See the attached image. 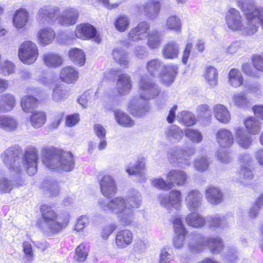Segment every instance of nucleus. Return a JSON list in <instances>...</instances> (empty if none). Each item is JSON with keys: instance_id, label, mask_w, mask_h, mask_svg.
<instances>
[{"instance_id": "nucleus-54", "label": "nucleus", "mask_w": 263, "mask_h": 263, "mask_svg": "<svg viewBox=\"0 0 263 263\" xmlns=\"http://www.w3.org/2000/svg\"><path fill=\"white\" fill-rule=\"evenodd\" d=\"M184 133L185 136L194 143H198L202 140V134L197 130L188 128L185 130Z\"/></svg>"}, {"instance_id": "nucleus-38", "label": "nucleus", "mask_w": 263, "mask_h": 263, "mask_svg": "<svg viewBox=\"0 0 263 263\" xmlns=\"http://www.w3.org/2000/svg\"><path fill=\"white\" fill-rule=\"evenodd\" d=\"M165 27L168 30L180 32L182 27L181 20L178 16L171 15L166 19Z\"/></svg>"}, {"instance_id": "nucleus-14", "label": "nucleus", "mask_w": 263, "mask_h": 263, "mask_svg": "<svg viewBox=\"0 0 263 263\" xmlns=\"http://www.w3.org/2000/svg\"><path fill=\"white\" fill-rule=\"evenodd\" d=\"M203 195L197 190H193L186 193L184 203L190 212H197L202 204Z\"/></svg>"}, {"instance_id": "nucleus-2", "label": "nucleus", "mask_w": 263, "mask_h": 263, "mask_svg": "<svg viewBox=\"0 0 263 263\" xmlns=\"http://www.w3.org/2000/svg\"><path fill=\"white\" fill-rule=\"evenodd\" d=\"M142 202L141 194L137 190H132L125 198L116 197L108 202L104 199H100L98 204L102 210L108 211L116 214L122 224L126 226L133 222L134 209L139 208Z\"/></svg>"}, {"instance_id": "nucleus-37", "label": "nucleus", "mask_w": 263, "mask_h": 263, "mask_svg": "<svg viewBox=\"0 0 263 263\" xmlns=\"http://www.w3.org/2000/svg\"><path fill=\"white\" fill-rule=\"evenodd\" d=\"M45 112L42 111H35L32 112L29 118L31 125L35 128L42 127L46 121Z\"/></svg>"}, {"instance_id": "nucleus-5", "label": "nucleus", "mask_w": 263, "mask_h": 263, "mask_svg": "<svg viewBox=\"0 0 263 263\" xmlns=\"http://www.w3.org/2000/svg\"><path fill=\"white\" fill-rule=\"evenodd\" d=\"M40 210L43 221L39 226L44 233H57L68 226V217L59 216L51 206L43 204Z\"/></svg>"}, {"instance_id": "nucleus-4", "label": "nucleus", "mask_w": 263, "mask_h": 263, "mask_svg": "<svg viewBox=\"0 0 263 263\" xmlns=\"http://www.w3.org/2000/svg\"><path fill=\"white\" fill-rule=\"evenodd\" d=\"M43 162L51 170L71 171L74 167L72 154L55 147L45 148L43 149Z\"/></svg>"}, {"instance_id": "nucleus-48", "label": "nucleus", "mask_w": 263, "mask_h": 263, "mask_svg": "<svg viewBox=\"0 0 263 263\" xmlns=\"http://www.w3.org/2000/svg\"><path fill=\"white\" fill-rule=\"evenodd\" d=\"M68 95V90L64 86L59 85L53 89L52 98L55 102H60L66 99Z\"/></svg>"}, {"instance_id": "nucleus-36", "label": "nucleus", "mask_w": 263, "mask_h": 263, "mask_svg": "<svg viewBox=\"0 0 263 263\" xmlns=\"http://www.w3.org/2000/svg\"><path fill=\"white\" fill-rule=\"evenodd\" d=\"M164 66L161 60L158 59H154L147 62L146 68L152 76L156 77L159 76L160 72Z\"/></svg>"}, {"instance_id": "nucleus-59", "label": "nucleus", "mask_w": 263, "mask_h": 263, "mask_svg": "<svg viewBox=\"0 0 263 263\" xmlns=\"http://www.w3.org/2000/svg\"><path fill=\"white\" fill-rule=\"evenodd\" d=\"M152 185L154 187L164 190H168L171 187L169 181L167 182L161 178L152 179Z\"/></svg>"}, {"instance_id": "nucleus-28", "label": "nucleus", "mask_w": 263, "mask_h": 263, "mask_svg": "<svg viewBox=\"0 0 263 263\" xmlns=\"http://www.w3.org/2000/svg\"><path fill=\"white\" fill-rule=\"evenodd\" d=\"M167 181L170 183L171 187L174 184L178 186L184 185L187 179L186 173L181 170H174L171 171L167 175Z\"/></svg>"}, {"instance_id": "nucleus-13", "label": "nucleus", "mask_w": 263, "mask_h": 263, "mask_svg": "<svg viewBox=\"0 0 263 263\" xmlns=\"http://www.w3.org/2000/svg\"><path fill=\"white\" fill-rule=\"evenodd\" d=\"M151 32L150 24L145 21L141 22L130 29L128 34V38L130 41L133 42L145 40Z\"/></svg>"}, {"instance_id": "nucleus-43", "label": "nucleus", "mask_w": 263, "mask_h": 263, "mask_svg": "<svg viewBox=\"0 0 263 263\" xmlns=\"http://www.w3.org/2000/svg\"><path fill=\"white\" fill-rule=\"evenodd\" d=\"M130 20L129 17L123 14L118 16L115 20L114 26L119 32H125L129 27Z\"/></svg>"}, {"instance_id": "nucleus-17", "label": "nucleus", "mask_w": 263, "mask_h": 263, "mask_svg": "<svg viewBox=\"0 0 263 263\" xmlns=\"http://www.w3.org/2000/svg\"><path fill=\"white\" fill-rule=\"evenodd\" d=\"M100 190L105 197H109L117 192V185L113 177L109 175H104L99 181Z\"/></svg>"}, {"instance_id": "nucleus-52", "label": "nucleus", "mask_w": 263, "mask_h": 263, "mask_svg": "<svg viewBox=\"0 0 263 263\" xmlns=\"http://www.w3.org/2000/svg\"><path fill=\"white\" fill-rule=\"evenodd\" d=\"M114 59L121 65L126 66L128 63L127 54L120 49H115L112 51Z\"/></svg>"}, {"instance_id": "nucleus-29", "label": "nucleus", "mask_w": 263, "mask_h": 263, "mask_svg": "<svg viewBox=\"0 0 263 263\" xmlns=\"http://www.w3.org/2000/svg\"><path fill=\"white\" fill-rule=\"evenodd\" d=\"M19 126L18 120L9 115L0 116V128L6 132L16 130Z\"/></svg>"}, {"instance_id": "nucleus-19", "label": "nucleus", "mask_w": 263, "mask_h": 263, "mask_svg": "<svg viewBox=\"0 0 263 263\" xmlns=\"http://www.w3.org/2000/svg\"><path fill=\"white\" fill-rule=\"evenodd\" d=\"M36 37L38 43L43 46L51 43L55 37V33L52 28L43 26L37 32Z\"/></svg>"}, {"instance_id": "nucleus-41", "label": "nucleus", "mask_w": 263, "mask_h": 263, "mask_svg": "<svg viewBox=\"0 0 263 263\" xmlns=\"http://www.w3.org/2000/svg\"><path fill=\"white\" fill-rule=\"evenodd\" d=\"M177 120L184 125L190 126L193 125L196 122L194 115L191 112L182 111L177 116Z\"/></svg>"}, {"instance_id": "nucleus-50", "label": "nucleus", "mask_w": 263, "mask_h": 263, "mask_svg": "<svg viewBox=\"0 0 263 263\" xmlns=\"http://www.w3.org/2000/svg\"><path fill=\"white\" fill-rule=\"evenodd\" d=\"M88 254V248L84 243H81L76 249V260L79 262L84 261Z\"/></svg>"}, {"instance_id": "nucleus-24", "label": "nucleus", "mask_w": 263, "mask_h": 263, "mask_svg": "<svg viewBox=\"0 0 263 263\" xmlns=\"http://www.w3.org/2000/svg\"><path fill=\"white\" fill-rule=\"evenodd\" d=\"M133 238L132 232L125 229L119 231L116 236L115 244L118 249H124L130 245Z\"/></svg>"}, {"instance_id": "nucleus-25", "label": "nucleus", "mask_w": 263, "mask_h": 263, "mask_svg": "<svg viewBox=\"0 0 263 263\" xmlns=\"http://www.w3.org/2000/svg\"><path fill=\"white\" fill-rule=\"evenodd\" d=\"M139 98L132 99L128 105V108L135 116H141L148 111L149 106L147 102L141 103Z\"/></svg>"}, {"instance_id": "nucleus-63", "label": "nucleus", "mask_w": 263, "mask_h": 263, "mask_svg": "<svg viewBox=\"0 0 263 263\" xmlns=\"http://www.w3.org/2000/svg\"><path fill=\"white\" fill-rule=\"evenodd\" d=\"M234 102L235 103L242 107H245L249 103V100L242 93H238L234 96Z\"/></svg>"}, {"instance_id": "nucleus-61", "label": "nucleus", "mask_w": 263, "mask_h": 263, "mask_svg": "<svg viewBox=\"0 0 263 263\" xmlns=\"http://www.w3.org/2000/svg\"><path fill=\"white\" fill-rule=\"evenodd\" d=\"M254 67L258 71L263 72V54H254L251 57Z\"/></svg>"}, {"instance_id": "nucleus-57", "label": "nucleus", "mask_w": 263, "mask_h": 263, "mask_svg": "<svg viewBox=\"0 0 263 263\" xmlns=\"http://www.w3.org/2000/svg\"><path fill=\"white\" fill-rule=\"evenodd\" d=\"M43 185V187L46 189L51 196H57L60 192V187L55 181H48L45 183Z\"/></svg>"}, {"instance_id": "nucleus-39", "label": "nucleus", "mask_w": 263, "mask_h": 263, "mask_svg": "<svg viewBox=\"0 0 263 263\" xmlns=\"http://www.w3.org/2000/svg\"><path fill=\"white\" fill-rule=\"evenodd\" d=\"M218 71L214 67L210 66L206 68L204 77L206 82L211 87L217 85L218 83Z\"/></svg>"}, {"instance_id": "nucleus-12", "label": "nucleus", "mask_w": 263, "mask_h": 263, "mask_svg": "<svg viewBox=\"0 0 263 263\" xmlns=\"http://www.w3.org/2000/svg\"><path fill=\"white\" fill-rule=\"evenodd\" d=\"M59 11L58 7L44 5L39 9L36 15V20L40 25L50 24Z\"/></svg>"}, {"instance_id": "nucleus-56", "label": "nucleus", "mask_w": 263, "mask_h": 263, "mask_svg": "<svg viewBox=\"0 0 263 263\" xmlns=\"http://www.w3.org/2000/svg\"><path fill=\"white\" fill-rule=\"evenodd\" d=\"M174 231L175 233H187L181 218L179 216H175L172 220Z\"/></svg>"}, {"instance_id": "nucleus-23", "label": "nucleus", "mask_w": 263, "mask_h": 263, "mask_svg": "<svg viewBox=\"0 0 263 263\" xmlns=\"http://www.w3.org/2000/svg\"><path fill=\"white\" fill-rule=\"evenodd\" d=\"M227 218L223 215L215 214L208 216L206 221L208 226L211 229L221 230L228 226Z\"/></svg>"}, {"instance_id": "nucleus-58", "label": "nucleus", "mask_w": 263, "mask_h": 263, "mask_svg": "<svg viewBox=\"0 0 263 263\" xmlns=\"http://www.w3.org/2000/svg\"><path fill=\"white\" fill-rule=\"evenodd\" d=\"M231 85L238 87L242 83L243 78L241 72L236 69H231Z\"/></svg>"}, {"instance_id": "nucleus-60", "label": "nucleus", "mask_w": 263, "mask_h": 263, "mask_svg": "<svg viewBox=\"0 0 263 263\" xmlns=\"http://www.w3.org/2000/svg\"><path fill=\"white\" fill-rule=\"evenodd\" d=\"M23 250L25 255L26 260L31 262L33 260L34 254L31 244L29 241H25L23 243Z\"/></svg>"}, {"instance_id": "nucleus-35", "label": "nucleus", "mask_w": 263, "mask_h": 263, "mask_svg": "<svg viewBox=\"0 0 263 263\" xmlns=\"http://www.w3.org/2000/svg\"><path fill=\"white\" fill-rule=\"evenodd\" d=\"M45 64L49 67L55 68L60 66L63 63L62 58L57 53L47 52L43 55Z\"/></svg>"}, {"instance_id": "nucleus-55", "label": "nucleus", "mask_w": 263, "mask_h": 263, "mask_svg": "<svg viewBox=\"0 0 263 263\" xmlns=\"http://www.w3.org/2000/svg\"><path fill=\"white\" fill-rule=\"evenodd\" d=\"M241 177V182L247 185L252 180L254 177V174L252 170L249 166H243L240 172Z\"/></svg>"}, {"instance_id": "nucleus-49", "label": "nucleus", "mask_w": 263, "mask_h": 263, "mask_svg": "<svg viewBox=\"0 0 263 263\" xmlns=\"http://www.w3.org/2000/svg\"><path fill=\"white\" fill-rule=\"evenodd\" d=\"M237 135L238 143L239 145L244 148H248L253 141L252 137L248 134L243 133L240 130L237 131Z\"/></svg>"}, {"instance_id": "nucleus-64", "label": "nucleus", "mask_w": 263, "mask_h": 263, "mask_svg": "<svg viewBox=\"0 0 263 263\" xmlns=\"http://www.w3.org/2000/svg\"><path fill=\"white\" fill-rule=\"evenodd\" d=\"M93 132L98 138L106 137V130L105 127L99 123L95 124L93 127Z\"/></svg>"}, {"instance_id": "nucleus-9", "label": "nucleus", "mask_w": 263, "mask_h": 263, "mask_svg": "<svg viewBox=\"0 0 263 263\" xmlns=\"http://www.w3.org/2000/svg\"><path fill=\"white\" fill-rule=\"evenodd\" d=\"M216 139L220 145L217 152V157L221 162H228L229 159L230 132L224 128L219 129L216 134Z\"/></svg>"}, {"instance_id": "nucleus-18", "label": "nucleus", "mask_w": 263, "mask_h": 263, "mask_svg": "<svg viewBox=\"0 0 263 263\" xmlns=\"http://www.w3.org/2000/svg\"><path fill=\"white\" fill-rule=\"evenodd\" d=\"M29 21V13L25 8H21L16 10L12 17V23L17 30L25 28Z\"/></svg>"}, {"instance_id": "nucleus-10", "label": "nucleus", "mask_w": 263, "mask_h": 263, "mask_svg": "<svg viewBox=\"0 0 263 263\" xmlns=\"http://www.w3.org/2000/svg\"><path fill=\"white\" fill-rule=\"evenodd\" d=\"M195 153L192 147H175L170 150L167 154V158L172 163H181L190 164V158Z\"/></svg>"}, {"instance_id": "nucleus-15", "label": "nucleus", "mask_w": 263, "mask_h": 263, "mask_svg": "<svg viewBox=\"0 0 263 263\" xmlns=\"http://www.w3.org/2000/svg\"><path fill=\"white\" fill-rule=\"evenodd\" d=\"M79 16L78 10L74 7H67L57 17L58 22L63 26L75 24Z\"/></svg>"}, {"instance_id": "nucleus-33", "label": "nucleus", "mask_w": 263, "mask_h": 263, "mask_svg": "<svg viewBox=\"0 0 263 263\" xmlns=\"http://www.w3.org/2000/svg\"><path fill=\"white\" fill-rule=\"evenodd\" d=\"M214 115L216 119L220 122L226 124L230 119L229 110L223 105L217 104L213 107Z\"/></svg>"}, {"instance_id": "nucleus-47", "label": "nucleus", "mask_w": 263, "mask_h": 263, "mask_svg": "<svg viewBox=\"0 0 263 263\" xmlns=\"http://www.w3.org/2000/svg\"><path fill=\"white\" fill-rule=\"evenodd\" d=\"M0 99L6 112L11 111L14 107L16 99L13 95L9 93H4L0 96Z\"/></svg>"}, {"instance_id": "nucleus-32", "label": "nucleus", "mask_w": 263, "mask_h": 263, "mask_svg": "<svg viewBox=\"0 0 263 263\" xmlns=\"http://www.w3.org/2000/svg\"><path fill=\"white\" fill-rule=\"evenodd\" d=\"M179 52V45L174 41L167 43L162 49V55L165 59H173L176 58L178 57Z\"/></svg>"}, {"instance_id": "nucleus-8", "label": "nucleus", "mask_w": 263, "mask_h": 263, "mask_svg": "<svg viewBox=\"0 0 263 263\" xmlns=\"http://www.w3.org/2000/svg\"><path fill=\"white\" fill-rule=\"evenodd\" d=\"M18 54L20 60L23 63L31 64L34 63L37 58V47L33 42L24 41L20 46Z\"/></svg>"}, {"instance_id": "nucleus-53", "label": "nucleus", "mask_w": 263, "mask_h": 263, "mask_svg": "<svg viewBox=\"0 0 263 263\" xmlns=\"http://www.w3.org/2000/svg\"><path fill=\"white\" fill-rule=\"evenodd\" d=\"M210 161L207 157L202 156L197 158L194 162L195 168L200 172H203L208 169Z\"/></svg>"}, {"instance_id": "nucleus-26", "label": "nucleus", "mask_w": 263, "mask_h": 263, "mask_svg": "<svg viewBox=\"0 0 263 263\" xmlns=\"http://www.w3.org/2000/svg\"><path fill=\"white\" fill-rule=\"evenodd\" d=\"M78 70L72 66H67L62 68L60 73V79L67 84L77 81L79 78Z\"/></svg>"}, {"instance_id": "nucleus-51", "label": "nucleus", "mask_w": 263, "mask_h": 263, "mask_svg": "<svg viewBox=\"0 0 263 263\" xmlns=\"http://www.w3.org/2000/svg\"><path fill=\"white\" fill-rule=\"evenodd\" d=\"M174 259L171 249L164 247L161 249L159 254V263H170Z\"/></svg>"}, {"instance_id": "nucleus-3", "label": "nucleus", "mask_w": 263, "mask_h": 263, "mask_svg": "<svg viewBox=\"0 0 263 263\" xmlns=\"http://www.w3.org/2000/svg\"><path fill=\"white\" fill-rule=\"evenodd\" d=\"M237 3L246 16L247 22L246 26H243L239 12L231 8L232 30H239L242 34L252 35L257 31L259 24L263 28V7H258L254 1L239 0Z\"/></svg>"}, {"instance_id": "nucleus-40", "label": "nucleus", "mask_w": 263, "mask_h": 263, "mask_svg": "<svg viewBox=\"0 0 263 263\" xmlns=\"http://www.w3.org/2000/svg\"><path fill=\"white\" fill-rule=\"evenodd\" d=\"M37 99L31 95L24 96L21 102L22 109L26 112H32V110L37 105Z\"/></svg>"}, {"instance_id": "nucleus-7", "label": "nucleus", "mask_w": 263, "mask_h": 263, "mask_svg": "<svg viewBox=\"0 0 263 263\" xmlns=\"http://www.w3.org/2000/svg\"><path fill=\"white\" fill-rule=\"evenodd\" d=\"M158 199L160 205L167 210L174 209L179 211L182 208V193L179 190H173L168 194H160Z\"/></svg>"}, {"instance_id": "nucleus-1", "label": "nucleus", "mask_w": 263, "mask_h": 263, "mask_svg": "<svg viewBox=\"0 0 263 263\" xmlns=\"http://www.w3.org/2000/svg\"><path fill=\"white\" fill-rule=\"evenodd\" d=\"M1 157L10 173L13 176L12 180L6 177L0 178V193H9L14 187L15 183L20 177V174L25 170L30 176L35 174L37 171L39 162L38 151L33 146L27 147L23 157L21 153L14 148H9L2 154Z\"/></svg>"}, {"instance_id": "nucleus-34", "label": "nucleus", "mask_w": 263, "mask_h": 263, "mask_svg": "<svg viewBox=\"0 0 263 263\" xmlns=\"http://www.w3.org/2000/svg\"><path fill=\"white\" fill-rule=\"evenodd\" d=\"M114 114L116 121L121 126L130 127L134 125V121L125 112L119 109H115Z\"/></svg>"}, {"instance_id": "nucleus-21", "label": "nucleus", "mask_w": 263, "mask_h": 263, "mask_svg": "<svg viewBox=\"0 0 263 263\" xmlns=\"http://www.w3.org/2000/svg\"><path fill=\"white\" fill-rule=\"evenodd\" d=\"M162 7L159 0H148L143 6L144 14L148 18L154 20L158 15Z\"/></svg>"}, {"instance_id": "nucleus-44", "label": "nucleus", "mask_w": 263, "mask_h": 263, "mask_svg": "<svg viewBox=\"0 0 263 263\" xmlns=\"http://www.w3.org/2000/svg\"><path fill=\"white\" fill-rule=\"evenodd\" d=\"M145 164L142 161H137L134 164L130 163L126 166V172L129 175H141L144 173Z\"/></svg>"}, {"instance_id": "nucleus-22", "label": "nucleus", "mask_w": 263, "mask_h": 263, "mask_svg": "<svg viewBox=\"0 0 263 263\" xmlns=\"http://www.w3.org/2000/svg\"><path fill=\"white\" fill-rule=\"evenodd\" d=\"M178 67L176 65L168 64L165 65L160 72L159 77H160L162 83L165 85L172 84L177 73Z\"/></svg>"}, {"instance_id": "nucleus-6", "label": "nucleus", "mask_w": 263, "mask_h": 263, "mask_svg": "<svg viewBox=\"0 0 263 263\" xmlns=\"http://www.w3.org/2000/svg\"><path fill=\"white\" fill-rule=\"evenodd\" d=\"M194 236L195 242L189 243L190 249L193 252H199L208 247L210 250L214 253L220 252L223 248V244L220 238L203 237L200 234H191Z\"/></svg>"}, {"instance_id": "nucleus-20", "label": "nucleus", "mask_w": 263, "mask_h": 263, "mask_svg": "<svg viewBox=\"0 0 263 263\" xmlns=\"http://www.w3.org/2000/svg\"><path fill=\"white\" fill-rule=\"evenodd\" d=\"M205 198L210 204L217 205L224 200V194L217 187L209 186L205 190Z\"/></svg>"}, {"instance_id": "nucleus-45", "label": "nucleus", "mask_w": 263, "mask_h": 263, "mask_svg": "<svg viewBox=\"0 0 263 263\" xmlns=\"http://www.w3.org/2000/svg\"><path fill=\"white\" fill-rule=\"evenodd\" d=\"M245 126L248 133L252 135H256L260 131V122L253 117H249L245 121Z\"/></svg>"}, {"instance_id": "nucleus-42", "label": "nucleus", "mask_w": 263, "mask_h": 263, "mask_svg": "<svg viewBox=\"0 0 263 263\" xmlns=\"http://www.w3.org/2000/svg\"><path fill=\"white\" fill-rule=\"evenodd\" d=\"M69 56L71 61L76 65L82 66L85 62V54L80 49L74 48L69 52Z\"/></svg>"}, {"instance_id": "nucleus-31", "label": "nucleus", "mask_w": 263, "mask_h": 263, "mask_svg": "<svg viewBox=\"0 0 263 263\" xmlns=\"http://www.w3.org/2000/svg\"><path fill=\"white\" fill-rule=\"evenodd\" d=\"M185 221L189 226L196 229L203 227L206 223L205 218L197 212H191L187 214Z\"/></svg>"}, {"instance_id": "nucleus-62", "label": "nucleus", "mask_w": 263, "mask_h": 263, "mask_svg": "<svg viewBox=\"0 0 263 263\" xmlns=\"http://www.w3.org/2000/svg\"><path fill=\"white\" fill-rule=\"evenodd\" d=\"M0 68L4 74L12 73L14 69V65L9 61H5L0 64Z\"/></svg>"}, {"instance_id": "nucleus-30", "label": "nucleus", "mask_w": 263, "mask_h": 263, "mask_svg": "<svg viewBox=\"0 0 263 263\" xmlns=\"http://www.w3.org/2000/svg\"><path fill=\"white\" fill-rule=\"evenodd\" d=\"M166 139L172 143H176L180 141L184 135L182 129L177 125H173L168 127L165 130Z\"/></svg>"}, {"instance_id": "nucleus-11", "label": "nucleus", "mask_w": 263, "mask_h": 263, "mask_svg": "<svg viewBox=\"0 0 263 263\" xmlns=\"http://www.w3.org/2000/svg\"><path fill=\"white\" fill-rule=\"evenodd\" d=\"M160 92L158 86L147 77H142L139 82L138 93L141 99L148 100L157 97Z\"/></svg>"}, {"instance_id": "nucleus-27", "label": "nucleus", "mask_w": 263, "mask_h": 263, "mask_svg": "<svg viewBox=\"0 0 263 263\" xmlns=\"http://www.w3.org/2000/svg\"><path fill=\"white\" fill-rule=\"evenodd\" d=\"M132 87V83L130 77L126 73L118 76L116 84L118 92L121 95H125L129 93Z\"/></svg>"}, {"instance_id": "nucleus-46", "label": "nucleus", "mask_w": 263, "mask_h": 263, "mask_svg": "<svg viewBox=\"0 0 263 263\" xmlns=\"http://www.w3.org/2000/svg\"><path fill=\"white\" fill-rule=\"evenodd\" d=\"M147 45L151 49L158 48L162 42V36L156 30L151 32L147 38Z\"/></svg>"}, {"instance_id": "nucleus-16", "label": "nucleus", "mask_w": 263, "mask_h": 263, "mask_svg": "<svg viewBox=\"0 0 263 263\" xmlns=\"http://www.w3.org/2000/svg\"><path fill=\"white\" fill-rule=\"evenodd\" d=\"M75 34L78 38L87 40L94 37L95 41L99 43L101 39L97 36V30L95 27L89 24H81L77 26Z\"/></svg>"}]
</instances>
